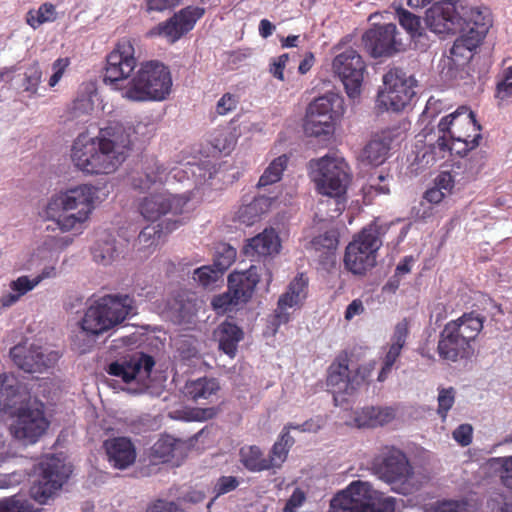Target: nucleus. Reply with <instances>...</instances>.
Returning a JSON list of instances; mask_svg holds the SVG:
<instances>
[{"instance_id": "nucleus-1", "label": "nucleus", "mask_w": 512, "mask_h": 512, "mask_svg": "<svg viewBox=\"0 0 512 512\" xmlns=\"http://www.w3.org/2000/svg\"><path fill=\"white\" fill-rule=\"evenodd\" d=\"M481 126L476 116L467 106H460L454 112L444 116L437 126H426L422 130L426 149L421 162L433 165L443 159L447 153L464 158L479 146L482 139Z\"/></svg>"}, {"instance_id": "nucleus-2", "label": "nucleus", "mask_w": 512, "mask_h": 512, "mask_svg": "<svg viewBox=\"0 0 512 512\" xmlns=\"http://www.w3.org/2000/svg\"><path fill=\"white\" fill-rule=\"evenodd\" d=\"M134 300L128 294L106 295L84 313L80 321V331L75 335L74 344L81 353L90 350L96 337L122 323L134 314Z\"/></svg>"}, {"instance_id": "nucleus-3", "label": "nucleus", "mask_w": 512, "mask_h": 512, "mask_svg": "<svg viewBox=\"0 0 512 512\" xmlns=\"http://www.w3.org/2000/svg\"><path fill=\"white\" fill-rule=\"evenodd\" d=\"M312 166L316 167L313 180L320 194L327 197L320 205L328 207L327 217H338L345 209V194L350 182L349 166L342 158L323 157Z\"/></svg>"}, {"instance_id": "nucleus-4", "label": "nucleus", "mask_w": 512, "mask_h": 512, "mask_svg": "<svg viewBox=\"0 0 512 512\" xmlns=\"http://www.w3.org/2000/svg\"><path fill=\"white\" fill-rule=\"evenodd\" d=\"M484 317L475 312L464 313L449 321L440 332L437 352L442 360L457 362L474 354L472 343L483 328Z\"/></svg>"}, {"instance_id": "nucleus-5", "label": "nucleus", "mask_w": 512, "mask_h": 512, "mask_svg": "<svg viewBox=\"0 0 512 512\" xmlns=\"http://www.w3.org/2000/svg\"><path fill=\"white\" fill-rule=\"evenodd\" d=\"M172 77L162 62L150 60L140 63L132 77L124 98L134 102L163 101L171 92Z\"/></svg>"}, {"instance_id": "nucleus-6", "label": "nucleus", "mask_w": 512, "mask_h": 512, "mask_svg": "<svg viewBox=\"0 0 512 512\" xmlns=\"http://www.w3.org/2000/svg\"><path fill=\"white\" fill-rule=\"evenodd\" d=\"M387 227L375 223L362 229L346 247L345 268L354 275H365L376 264V253L382 246L381 236Z\"/></svg>"}, {"instance_id": "nucleus-7", "label": "nucleus", "mask_w": 512, "mask_h": 512, "mask_svg": "<svg viewBox=\"0 0 512 512\" xmlns=\"http://www.w3.org/2000/svg\"><path fill=\"white\" fill-rule=\"evenodd\" d=\"M13 382L6 374H0V412L16 417L9 427L15 439L32 443V406L23 405L19 387Z\"/></svg>"}, {"instance_id": "nucleus-8", "label": "nucleus", "mask_w": 512, "mask_h": 512, "mask_svg": "<svg viewBox=\"0 0 512 512\" xmlns=\"http://www.w3.org/2000/svg\"><path fill=\"white\" fill-rule=\"evenodd\" d=\"M137 62L132 41L128 38L120 39L106 56L103 82L111 89L120 91L124 98V92L128 90L136 72Z\"/></svg>"}, {"instance_id": "nucleus-9", "label": "nucleus", "mask_w": 512, "mask_h": 512, "mask_svg": "<svg viewBox=\"0 0 512 512\" xmlns=\"http://www.w3.org/2000/svg\"><path fill=\"white\" fill-rule=\"evenodd\" d=\"M371 486L367 482L353 481L336 494L330 502L329 512H394L395 499L386 497L375 502L371 497Z\"/></svg>"}, {"instance_id": "nucleus-10", "label": "nucleus", "mask_w": 512, "mask_h": 512, "mask_svg": "<svg viewBox=\"0 0 512 512\" xmlns=\"http://www.w3.org/2000/svg\"><path fill=\"white\" fill-rule=\"evenodd\" d=\"M121 127L100 129L97 137V150L94 154L93 164L98 167L92 174H109L114 172L127 158L129 141L123 135Z\"/></svg>"}, {"instance_id": "nucleus-11", "label": "nucleus", "mask_w": 512, "mask_h": 512, "mask_svg": "<svg viewBox=\"0 0 512 512\" xmlns=\"http://www.w3.org/2000/svg\"><path fill=\"white\" fill-rule=\"evenodd\" d=\"M376 472L396 493L408 495L416 489L413 467L399 449H389L376 464Z\"/></svg>"}, {"instance_id": "nucleus-12", "label": "nucleus", "mask_w": 512, "mask_h": 512, "mask_svg": "<svg viewBox=\"0 0 512 512\" xmlns=\"http://www.w3.org/2000/svg\"><path fill=\"white\" fill-rule=\"evenodd\" d=\"M416 80L400 68L389 70L383 76V88L377 95V106L386 111L403 110L415 95Z\"/></svg>"}, {"instance_id": "nucleus-13", "label": "nucleus", "mask_w": 512, "mask_h": 512, "mask_svg": "<svg viewBox=\"0 0 512 512\" xmlns=\"http://www.w3.org/2000/svg\"><path fill=\"white\" fill-rule=\"evenodd\" d=\"M72 474V466L61 455H49L39 463V479L34 485V501L46 504L61 490Z\"/></svg>"}, {"instance_id": "nucleus-14", "label": "nucleus", "mask_w": 512, "mask_h": 512, "mask_svg": "<svg viewBox=\"0 0 512 512\" xmlns=\"http://www.w3.org/2000/svg\"><path fill=\"white\" fill-rule=\"evenodd\" d=\"M332 69L343 83L347 95L350 98L358 97L366 70L365 62L358 51L348 48L336 55Z\"/></svg>"}, {"instance_id": "nucleus-15", "label": "nucleus", "mask_w": 512, "mask_h": 512, "mask_svg": "<svg viewBox=\"0 0 512 512\" xmlns=\"http://www.w3.org/2000/svg\"><path fill=\"white\" fill-rule=\"evenodd\" d=\"M362 43L373 58L391 57L404 50L397 26L393 23L374 25L362 35Z\"/></svg>"}, {"instance_id": "nucleus-16", "label": "nucleus", "mask_w": 512, "mask_h": 512, "mask_svg": "<svg viewBox=\"0 0 512 512\" xmlns=\"http://www.w3.org/2000/svg\"><path fill=\"white\" fill-rule=\"evenodd\" d=\"M339 99L335 95L316 98L307 108L304 120V132L307 136L327 137L334 132V104Z\"/></svg>"}, {"instance_id": "nucleus-17", "label": "nucleus", "mask_w": 512, "mask_h": 512, "mask_svg": "<svg viewBox=\"0 0 512 512\" xmlns=\"http://www.w3.org/2000/svg\"><path fill=\"white\" fill-rule=\"evenodd\" d=\"M460 0H438L427 11L425 23L438 35L457 34L463 25L460 17Z\"/></svg>"}, {"instance_id": "nucleus-18", "label": "nucleus", "mask_w": 512, "mask_h": 512, "mask_svg": "<svg viewBox=\"0 0 512 512\" xmlns=\"http://www.w3.org/2000/svg\"><path fill=\"white\" fill-rule=\"evenodd\" d=\"M262 268L252 265L248 270L232 273L228 277V294L213 300L214 307L246 303L260 281Z\"/></svg>"}, {"instance_id": "nucleus-19", "label": "nucleus", "mask_w": 512, "mask_h": 512, "mask_svg": "<svg viewBox=\"0 0 512 512\" xmlns=\"http://www.w3.org/2000/svg\"><path fill=\"white\" fill-rule=\"evenodd\" d=\"M205 9L198 6H187L164 22L149 31L150 36H163L168 42L175 43L191 31L196 22L203 17Z\"/></svg>"}, {"instance_id": "nucleus-20", "label": "nucleus", "mask_w": 512, "mask_h": 512, "mask_svg": "<svg viewBox=\"0 0 512 512\" xmlns=\"http://www.w3.org/2000/svg\"><path fill=\"white\" fill-rule=\"evenodd\" d=\"M188 201L189 198L184 195L172 194L163 190L144 197L139 205V210L146 220L155 222L168 214L173 216L181 214Z\"/></svg>"}, {"instance_id": "nucleus-21", "label": "nucleus", "mask_w": 512, "mask_h": 512, "mask_svg": "<svg viewBox=\"0 0 512 512\" xmlns=\"http://www.w3.org/2000/svg\"><path fill=\"white\" fill-rule=\"evenodd\" d=\"M72 239L50 238L43 246L38 247L34 253V287L48 279H54L59 274L57 264L59 260L58 247H64L71 243Z\"/></svg>"}, {"instance_id": "nucleus-22", "label": "nucleus", "mask_w": 512, "mask_h": 512, "mask_svg": "<svg viewBox=\"0 0 512 512\" xmlns=\"http://www.w3.org/2000/svg\"><path fill=\"white\" fill-rule=\"evenodd\" d=\"M182 171L177 167H170L154 156H145L141 162V174L133 178L132 185L141 191H147L156 185H163L170 175L181 178Z\"/></svg>"}, {"instance_id": "nucleus-23", "label": "nucleus", "mask_w": 512, "mask_h": 512, "mask_svg": "<svg viewBox=\"0 0 512 512\" xmlns=\"http://www.w3.org/2000/svg\"><path fill=\"white\" fill-rule=\"evenodd\" d=\"M155 365L154 358L150 355L137 352L123 361H114L108 365L109 375L121 378L125 383L133 380H144L150 376Z\"/></svg>"}, {"instance_id": "nucleus-24", "label": "nucleus", "mask_w": 512, "mask_h": 512, "mask_svg": "<svg viewBox=\"0 0 512 512\" xmlns=\"http://www.w3.org/2000/svg\"><path fill=\"white\" fill-rule=\"evenodd\" d=\"M459 8L463 25L458 33L469 35V39L465 40V45L478 46L491 25L490 15L487 9L482 10L479 7H468L459 4Z\"/></svg>"}, {"instance_id": "nucleus-25", "label": "nucleus", "mask_w": 512, "mask_h": 512, "mask_svg": "<svg viewBox=\"0 0 512 512\" xmlns=\"http://www.w3.org/2000/svg\"><path fill=\"white\" fill-rule=\"evenodd\" d=\"M308 279L304 274L297 275L288 285L287 291L278 300L274 314L273 324L279 327L289 321L290 315L287 308L299 306L307 296Z\"/></svg>"}, {"instance_id": "nucleus-26", "label": "nucleus", "mask_w": 512, "mask_h": 512, "mask_svg": "<svg viewBox=\"0 0 512 512\" xmlns=\"http://www.w3.org/2000/svg\"><path fill=\"white\" fill-rule=\"evenodd\" d=\"M94 191L91 186L81 185L69 189L64 194L60 195L53 203L48 204V209L52 205L60 204L62 209L66 212L76 211L80 212V218L85 216V213H91L93 208Z\"/></svg>"}, {"instance_id": "nucleus-27", "label": "nucleus", "mask_w": 512, "mask_h": 512, "mask_svg": "<svg viewBox=\"0 0 512 512\" xmlns=\"http://www.w3.org/2000/svg\"><path fill=\"white\" fill-rule=\"evenodd\" d=\"M109 463L116 469H126L135 462L136 451L133 443L126 437H115L104 442Z\"/></svg>"}, {"instance_id": "nucleus-28", "label": "nucleus", "mask_w": 512, "mask_h": 512, "mask_svg": "<svg viewBox=\"0 0 512 512\" xmlns=\"http://www.w3.org/2000/svg\"><path fill=\"white\" fill-rule=\"evenodd\" d=\"M352 369L349 367L347 355L338 356L328 368L327 386L335 393L351 395L354 385H351Z\"/></svg>"}, {"instance_id": "nucleus-29", "label": "nucleus", "mask_w": 512, "mask_h": 512, "mask_svg": "<svg viewBox=\"0 0 512 512\" xmlns=\"http://www.w3.org/2000/svg\"><path fill=\"white\" fill-rule=\"evenodd\" d=\"M96 150L97 137L93 138L86 133H81L75 139L72 146V161L83 172L92 174V172H95V168L98 167L96 164H93Z\"/></svg>"}, {"instance_id": "nucleus-30", "label": "nucleus", "mask_w": 512, "mask_h": 512, "mask_svg": "<svg viewBox=\"0 0 512 512\" xmlns=\"http://www.w3.org/2000/svg\"><path fill=\"white\" fill-rule=\"evenodd\" d=\"M196 314L197 301L188 293H178L167 303V315L174 324H191Z\"/></svg>"}, {"instance_id": "nucleus-31", "label": "nucleus", "mask_w": 512, "mask_h": 512, "mask_svg": "<svg viewBox=\"0 0 512 512\" xmlns=\"http://www.w3.org/2000/svg\"><path fill=\"white\" fill-rule=\"evenodd\" d=\"M393 139L394 133L391 130H383L373 135L363 148L362 160L373 166L384 163L388 157Z\"/></svg>"}, {"instance_id": "nucleus-32", "label": "nucleus", "mask_w": 512, "mask_h": 512, "mask_svg": "<svg viewBox=\"0 0 512 512\" xmlns=\"http://www.w3.org/2000/svg\"><path fill=\"white\" fill-rule=\"evenodd\" d=\"M90 251L93 261L103 266L112 264L121 254L116 238L106 231L97 234Z\"/></svg>"}, {"instance_id": "nucleus-33", "label": "nucleus", "mask_w": 512, "mask_h": 512, "mask_svg": "<svg viewBox=\"0 0 512 512\" xmlns=\"http://www.w3.org/2000/svg\"><path fill=\"white\" fill-rule=\"evenodd\" d=\"M281 243L277 232L273 229H265L255 237L251 238L245 246V253L267 257L277 254Z\"/></svg>"}, {"instance_id": "nucleus-34", "label": "nucleus", "mask_w": 512, "mask_h": 512, "mask_svg": "<svg viewBox=\"0 0 512 512\" xmlns=\"http://www.w3.org/2000/svg\"><path fill=\"white\" fill-rule=\"evenodd\" d=\"M339 243V233L336 229H330L323 234L316 236L311 241V248L315 256L323 265L332 264L335 258V252Z\"/></svg>"}, {"instance_id": "nucleus-35", "label": "nucleus", "mask_w": 512, "mask_h": 512, "mask_svg": "<svg viewBox=\"0 0 512 512\" xmlns=\"http://www.w3.org/2000/svg\"><path fill=\"white\" fill-rule=\"evenodd\" d=\"M215 335L219 342V349L230 357H234L239 342L243 339V330L228 319L222 322Z\"/></svg>"}, {"instance_id": "nucleus-36", "label": "nucleus", "mask_w": 512, "mask_h": 512, "mask_svg": "<svg viewBox=\"0 0 512 512\" xmlns=\"http://www.w3.org/2000/svg\"><path fill=\"white\" fill-rule=\"evenodd\" d=\"M274 200L275 197L272 196H255L250 203L239 208L237 212L239 221L247 226L253 225L270 209Z\"/></svg>"}, {"instance_id": "nucleus-37", "label": "nucleus", "mask_w": 512, "mask_h": 512, "mask_svg": "<svg viewBox=\"0 0 512 512\" xmlns=\"http://www.w3.org/2000/svg\"><path fill=\"white\" fill-rule=\"evenodd\" d=\"M110 128L121 127L123 129V135L126 136L129 141V151L134 142H146L149 140L155 132V125L151 122H125V123H111L108 125Z\"/></svg>"}, {"instance_id": "nucleus-38", "label": "nucleus", "mask_w": 512, "mask_h": 512, "mask_svg": "<svg viewBox=\"0 0 512 512\" xmlns=\"http://www.w3.org/2000/svg\"><path fill=\"white\" fill-rule=\"evenodd\" d=\"M220 389L219 382L213 377H200L188 381L184 387V394L193 401L208 399Z\"/></svg>"}, {"instance_id": "nucleus-39", "label": "nucleus", "mask_w": 512, "mask_h": 512, "mask_svg": "<svg viewBox=\"0 0 512 512\" xmlns=\"http://www.w3.org/2000/svg\"><path fill=\"white\" fill-rule=\"evenodd\" d=\"M182 222L179 219H168L165 226L163 223L150 224L144 227L138 235L139 244L144 247L158 245L164 234L175 230Z\"/></svg>"}, {"instance_id": "nucleus-40", "label": "nucleus", "mask_w": 512, "mask_h": 512, "mask_svg": "<svg viewBox=\"0 0 512 512\" xmlns=\"http://www.w3.org/2000/svg\"><path fill=\"white\" fill-rule=\"evenodd\" d=\"M240 462L250 472H261L273 469L274 463L263 456L256 445L244 446L239 451Z\"/></svg>"}, {"instance_id": "nucleus-41", "label": "nucleus", "mask_w": 512, "mask_h": 512, "mask_svg": "<svg viewBox=\"0 0 512 512\" xmlns=\"http://www.w3.org/2000/svg\"><path fill=\"white\" fill-rule=\"evenodd\" d=\"M460 37L457 38L453 44V46L450 49V57H447L446 60H444V68H448V71L446 72V76H449L450 78H453L456 76L454 71V66L458 67L460 64L458 63V57H461L463 61L468 60L471 57V52L474 48L477 46H468L465 45L466 41L469 39V35L465 33H459Z\"/></svg>"}, {"instance_id": "nucleus-42", "label": "nucleus", "mask_w": 512, "mask_h": 512, "mask_svg": "<svg viewBox=\"0 0 512 512\" xmlns=\"http://www.w3.org/2000/svg\"><path fill=\"white\" fill-rule=\"evenodd\" d=\"M53 411L50 402L44 403L34 397V443L47 432Z\"/></svg>"}, {"instance_id": "nucleus-43", "label": "nucleus", "mask_w": 512, "mask_h": 512, "mask_svg": "<svg viewBox=\"0 0 512 512\" xmlns=\"http://www.w3.org/2000/svg\"><path fill=\"white\" fill-rule=\"evenodd\" d=\"M182 442L170 435L159 438L152 446L151 455L154 459L161 462H169L178 455V451L182 448Z\"/></svg>"}, {"instance_id": "nucleus-44", "label": "nucleus", "mask_w": 512, "mask_h": 512, "mask_svg": "<svg viewBox=\"0 0 512 512\" xmlns=\"http://www.w3.org/2000/svg\"><path fill=\"white\" fill-rule=\"evenodd\" d=\"M60 353L51 347L34 346V373L48 372L53 369L60 359Z\"/></svg>"}, {"instance_id": "nucleus-45", "label": "nucleus", "mask_w": 512, "mask_h": 512, "mask_svg": "<svg viewBox=\"0 0 512 512\" xmlns=\"http://www.w3.org/2000/svg\"><path fill=\"white\" fill-rule=\"evenodd\" d=\"M9 354L18 369L32 374V343L20 342L10 349Z\"/></svg>"}, {"instance_id": "nucleus-46", "label": "nucleus", "mask_w": 512, "mask_h": 512, "mask_svg": "<svg viewBox=\"0 0 512 512\" xmlns=\"http://www.w3.org/2000/svg\"><path fill=\"white\" fill-rule=\"evenodd\" d=\"M294 438L288 431L282 430L279 439L274 443L271 448L268 460L274 463L273 468H280L282 463L288 456L289 449L294 444Z\"/></svg>"}, {"instance_id": "nucleus-47", "label": "nucleus", "mask_w": 512, "mask_h": 512, "mask_svg": "<svg viewBox=\"0 0 512 512\" xmlns=\"http://www.w3.org/2000/svg\"><path fill=\"white\" fill-rule=\"evenodd\" d=\"M288 157L281 155L275 158L269 166L264 170L258 181V187L262 188L278 182L283 174V171L287 167Z\"/></svg>"}, {"instance_id": "nucleus-48", "label": "nucleus", "mask_w": 512, "mask_h": 512, "mask_svg": "<svg viewBox=\"0 0 512 512\" xmlns=\"http://www.w3.org/2000/svg\"><path fill=\"white\" fill-rule=\"evenodd\" d=\"M236 254V249L230 244H217L213 256V267L224 273L234 263Z\"/></svg>"}, {"instance_id": "nucleus-49", "label": "nucleus", "mask_w": 512, "mask_h": 512, "mask_svg": "<svg viewBox=\"0 0 512 512\" xmlns=\"http://www.w3.org/2000/svg\"><path fill=\"white\" fill-rule=\"evenodd\" d=\"M395 15L401 27L406 30L411 37L422 35L421 18L419 16L402 7L396 8Z\"/></svg>"}, {"instance_id": "nucleus-50", "label": "nucleus", "mask_w": 512, "mask_h": 512, "mask_svg": "<svg viewBox=\"0 0 512 512\" xmlns=\"http://www.w3.org/2000/svg\"><path fill=\"white\" fill-rule=\"evenodd\" d=\"M459 161L463 166H465L468 178L474 181L477 179L485 165L486 155L483 151H475L472 152L469 157L461 158Z\"/></svg>"}, {"instance_id": "nucleus-51", "label": "nucleus", "mask_w": 512, "mask_h": 512, "mask_svg": "<svg viewBox=\"0 0 512 512\" xmlns=\"http://www.w3.org/2000/svg\"><path fill=\"white\" fill-rule=\"evenodd\" d=\"M223 275L217 268L212 266H202L194 270L193 279L204 288L214 285Z\"/></svg>"}, {"instance_id": "nucleus-52", "label": "nucleus", "mask_w": 512, "mask_h": 512, "mask_svg": "<svg viewBox=\"0 0 512 512\" xmlns=\"http://www.w3.org/2000/svg\"><path fill=\"white\" fill-rule=\"evenodd\" d=\"M90 213H85V216L80 218V212L65 210L59 215L57 224L62 231H70L73 229L81 228L83 222L88 219Z\"/></svg>"}, {"instance_id": "nucleus-53", "label": "nucleus", "mask_w": 512, "mask_h": 512, "mask_svg": "<svg viewBox=\"0 0 512 512\" xmlns=\"http://www.w3.org/2000/svg\"><path fill=\"white\" fill-rule=\"evenodd\" d=\"M238 486L239 481L235 476H221L220 478H218L214 486V492L216 495L212 500L208 502L207 508H211L217 497L235 490Z\"/></svg>"}, {"instance_id": "nucleus-54", "label": "nucleus", "mask_w": 512, "mask_h": 512, "mask_svg": "<svg viewBox=\"0 0 512 512\" xmlns=\"http://www.w3.org/2000/svg\"><path fill=\"white\" fill-rule=\"evenodd\" d=\"M0 512H32V504L17 499L16 496L0 500Z\"/></svg>"}, {"instance_id": "nucleus-55", "label": "nucleus", "mask_w": 512, "mask_h": 512, "mask_svg": "<svg viewBox=\"0 0 512 512\" xmlns=\"http://www.w3.org/2000/svg\"><path fill=\"white\" fill-rule=\"evenodd\" d=\"M495 97L507 102L512 97V67L505 71L504 78L497 83Z\"/></svg>"}, {"instance_id": "nucleus-56", "label": "nucleus", "mask_w": 512, "mask_h": 512, "mask_svg": "<svg viewBox=\"0 0 512 512\" xmlns=\"http://www.w3.org/2000/svg\"><path fill=\"white\" fill-rule=\"evenodd\" d=\"M433 512H469L468 502L465 500H443L432 507Z\"/></svg>"}, {"instance_id": "nucleus-57", "label": "nucleus", "mask_w": 512, "mask_h": 512, "mask_svg": "<svg viewBox=\"0 0 512 512\" xmlns=\"http://www.w3.org/2000/svg\"><path fill=\"white\" fill-rule=\"evenodd\" d=\"M455 400V391L452 387L441 389L438 394V414L445 418L452 408Z\"/></svg>"}, {"instance_id": "nucleus-58", "label": "nucleus", "mask_w": 512, "mask_h": 512, "mask_svg": "<svg viewBox=\"0 0 512 512\" xmlns=\"http://www.w3.org/2000/svg\"><path fill=\"white\" fill-rule=\"evenodd\" d=\"M215 414L214 408H187L183 411V419L201 422L212 419Z\"/></svg>"}, {"instance_id": "nucleus-59", "label": "nucleus", "mask_w": 512, "mask_h": 512, "mask_svg": "<svg viewBox=\"0 0 512 512\" xmlns=\"http://www.w3.org/2000/svg\"><path fill=\"white\" fill-rule=\"evenodd\" d=\"M95 93V90L89 85L84 86L79 91L75 101L74 108L81 111H88L92 109L93 100L92 95Z\"/></svg>"}, {"instance_id": "nucleus-60", "label": "nucleus", "mask_w": 512, "mask_h": 512, "mask_svg": "<svg viewBox=\"0 0 512 512\" xmlns=\"http://www.w3.org/2000/svg\"><path fill=\"white\" fill-rule=\"evenodd\" d=\"M448 171L451 173L452 178L455 179L457 189H461L466 184L472 182V179L468 178L466 174L465 166L459 160L454 162Z\"/></svg>"}, {"instance_id": "nucleus-61", "label": "nucleus", "mask_w": 512, "mask_h": 512, "mask_svg": "<svg viewBox=\"0 0 512 512\" xmlns=\"http://www.w3.org/2000/svg\"><path fill=\"white\" fill-rule=\"evenodd\" d=\"M238 98L231 94L225 93L217 102L216 113L219 115H226L236 109Z\"/></svg>"}, {"instance_id": "nucleus-62", "label": "nucleus", "mask_w": 512, "mask_h": 512, "mask_svg": "<svg viewBox=\"0 0 512 512\" xmlns=\"http://www.w3.org/2000/svg\"><path fill=\"white\" fill-rule=\"evenodd\" d=\"M289 60V54L284 53L278 57L272 58L269 72L278 80H284V69Z\"/></svg>"}, {"instance_id": "nucleus-63", "label": "nucleus", "mask_w": 512, "mask_h": 512, "mask_svg": "<svg viewBox=\"0 0 512 512\" xmlns=\"http://www.w3.org/2000/svg\"><path fill=\"white\" fill-rule=\"evenodd\" d=\"M57 18V12L56 8L51 3H44L42 4L38 11L36 18L34 17V20H36L39 24H44L48 22H53Z\"/></svg>"}, {"instance_id": "nucleus-64", "label": "nucleus", "mask_w": 512, "mask_h": 512, "mask_svg": "<svg viewBox=\"0 0 512 512\" xmlns=\"http://www.w3.org/2000/svg\"><path fill=\"white\" fill-rule=\"evenodd\" d=\"M435 185L446 194H451L453 189L457 187L455 179L452 178L448 170L441 171L435 178Z\"/></svg>"}]
</instances>
